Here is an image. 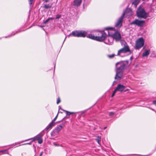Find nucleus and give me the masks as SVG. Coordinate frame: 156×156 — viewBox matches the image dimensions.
Returning a JSON list of instances; mask_svg holds the SVG:
<instances>
[{
  "instance_id": "obj_1",
  "label": "nucleus",
  "mask_w": 156,
  "mask_h": 156,
  "mask_svg": "<svg viewBox=\"0 0 156 156\" xmlns=\"http://www.w3.org/2000/svg\"><path fill=\"white\" fill-rule=\"evenodd\" d=\"M129 61L126 60L121 61L116 63L115 70L116 72L115 77V80H119L121 79L125 69L129 66Z\"/></svg>"
},
{
  "instance_id": "obj_2",
  "label": "nucleus",
  "mask_w": 156,
  "mask_h": 156,
  "mask_svg": "<svg viewBox=\"0 0 156 156\" xmlns=\"http://www.w3.org/2000/svg\"><path fill=\"white\" fill-rule=\"evenodd\" d=\"M98 36H95L92 34H89L87 37L94 40L100 41H102L105 39L106 34L104 31L101 30L99 32L98 34Z\"/></svg>"
},
{
  "instance_id": "obj_3",
  "label": "nucleus",
  "mask_w": 156,
  "mask_h": 156,
  "mask_svg": "<svg viewBox=\"0 0 156 156\" xmlns=\"http://www.w3.org/2000/svg\"><path fill=\"white\" fill-rule=\"evenodd\" d=\"M137 16L140 18L146 19L147 17V13L144 8L139 6L136 12Z\"/></svg>"
},
{
  "instance_id": "obj_4",
  "label": "nucleus",
  "mask_w": 156,
  "mask_h": 156,
  "mask_svg": "<svg viewBox=\"0 0 156 156\" xmlns=\"http://www.w3.org/2000/svg\"><path fill=\"white\" fill-rule=\"evenodd\" d=\"M144 41L142 37L138 38L136 41L135 48L139 50L144 45Z\"/></svg>"
},
{
  "instance_id": "obj_5",
  "label": "nucleus",
  "mask_w": 156,
  "mask_h": 156,
  "mask_svg": "<svg viewBox=\"0 0 156 156\" xmlns=\"http://www.w3.org/2000/svg\"><path fill=\"white\" fill-rule=\"evenodd\" d=\"M145 22L144 20H140L138 19H136L135 20L132 22L130 23L131 25H134L140 27H142Z\"/></svg>"
},
{
  "instance_id": "obj_6",
  "label": "nucleus",
  "mask_w": 156,
  "mask_h": 156,
  "mask_svg": "<svg viewBox=\"0 0 156 156\" xmlns=\"http://www.w3.org/2000/svg\"><path fill=\"white\" fill-rule=\"evenodd\" d=\"M105 34H106V36L105 37L104 42L108 44L111 45L113 42V39L112 37L110 36H107V34L105 32Z\"/></svg>"
},
{
  "instance_id": "obj_7",
  "label": "nucleus",
  "mask_w": 156,
  "mask_h": 156,
  "mask_svg": "<svg viewBox=\"0 0 156 156\" xmlns=\"http://www.w3.org/2000/svg\"><path fill=\"white\" fill-rule=\"evenodd\" d=\"M129 51H130V50L129 46H125L123 48L118 51L117 55L120 56L121 53H125Z\"/></svg>"
},
{
  "instance_id": "obj_8",
  "label": "nucleus",
  "mask_w": 156,
  "mask_h": 156,
  "mask_svg": "<svg viewBox=\"0 0 156 156\" xmlns=\"http://www.w3.org/2000/svg\"><path fill=\"white\" fill-rule=\"evenodd\" d=\"M125 15V13H123L121 16L118 20L117 22L115 24V26L117 27H121L122 25V22L124 16Z\"/></svg>"
},
{
  "instance_id": "obj_9",
  "label": "nucleus",
  "mask_w": 156,
  "mask_h": 156,
  "mask_svg": "<svg viewBox=\"0 0 156 156\" xmlns=\"http://www.w3.org/2000/svg\"><path fill=\"white\" fill-rule=\"evenodd\" d=\"M62 126L60 125L58 126L51 133V135L52 136H55L58 133L60 130L62 129Z\"/></svg>"
},
{
  "instance_id": "obj_10",
  "label": "nucleus",
  "mask_w": 156,
  "mask_h": 156,
  "mask_svg": "<svg viewBox=\"0 0 156 156\" xmlns=\"http://www.w3.org/2000/svg\"><path fill=\"white\" fill-rule=\"evenodd\" d=\"M105 29L107 31L108 33V36L112 37V35L114 34L116 31L115 30V28L110 27H107L105 28Z\"/></svg>"
},
{
  "instance_id": "obj_11",
  "label": "nucleus",
  "mask_w": 156,
  "mask_h": 156,
  "mask_svg": "<svg viewBox=\"0 0 156 156\" xmlns=\"http://www.w3.org/2000/svg\"><path fill=\"white\" fill-rule=\"evenodd\" d=\"M112 37L113 40L115 39L116 41H120L121 38L120 34L117 31H116L114 33V34L112 35Z\"/></svg>"
},
{
  "instance_id": "obj_12",
  "label": "nucleus",
  "mask_w": 156,
  "mask_h": 156,
  "mask_svg": "<svg viewBox=\"0 0 156 156\" xmlns=\"http://www.w3.org/2000/svg\"><path fill=\"white\" fill-rule=\"evenodd\" d=\"M126 87L121 84H118L117 87L115 89L116 91L122 92L123 91L125 92L128 90H125Z\"/></svg>"
},
{
  "instance_id": "obj_13",
  "label": "nucleus",
  "mask_w": 156,
  "mask_h": 156,
  "mask_svg": "<svg viewBox=\"0 0 156 156\" xmlns=\"http://www.w3.org/2000/svg\"><path fill=\"white\" fill-rule=\"evenodd\" d=\"M58 113L57 114L55 117L54 118L52 121L49 123L48 125L45 129V130H48L49 129H51L52 126H54L55 125V121L56 120L58 116Z\"/></svg>"
},
{
  "instance_id": "obj_14",
  "label": "nucleus",
  "mask_w": 156,
  "mask_h": 156,
  "mask_svg": "<svg viewBox=\"0 0 156 156\" xmlns=\"http://www.w3.org/2000/svg\"><path fill=\"white\" fill-rule=\"evenodd\" d=\"M43 136V135H42L41 136H37L35 137H34L33 138V141H34L35 140H38V143L39 144H41L43 142V140L41 138V137Z\"/></svg>"
},
{
  "instance_id": "obj_15",
  "label": "nucleus",
  "mask_w": 156,
  "mask_h": 156,
  "mask_svg": "<svg viewBox=\"0 0 156 156\" xmlns=\"http://www.w3.org/2000/svg\"><path fill=\"white\" fill-rule=\"evenodd\" d=\"M123 13H125V15H126L128 16H131L132 14V12L131 9H128L124 11Z\"/></svg>"
},
{
  "instance_id": "obj_16",
  "label": "nucleus",
  "mask_w": 156,
  "mask_h": 156,
  "mask_svg": "<svg viewBox=\"0 0 156 156\" xmlns=\"http://www.w3.org/2000/svg\"><path fill=\"white\" fill-rule=\"evenodd\" d=\"M87 32L84 31H79V37H84L86 36Z\"/></svg>"
},
{
  "instance_id": "obj_17",
  "label": "nucleus",
  "mask_w": 156,
  "mask_h": 156,
  "mask_svg": "<svg viewBox=\"0 0 156 156\" xmlns=\"http://www.w3.org/2000/svg\"><path fill=\"white\" fill-rule=\"evenodd\" d=\"M79 31H73L71 34H70L69 36L72 35L74 37H79Z\"/></svg>"
},
{
  "instance_id": "obj_18",
  "label": "nucleus",
  "mask_w": 156,
  "mask_h": 156,
  "mask_svg": "<svg viewBox=\"0 0 156 156\" xmlns=\"http://www.w3.org/2000/svg\"><path fill=\"white\" fill-rule=\"evenodd\" d=\"M82 2V0H75L73 2V5L78 6H80Z\"/></svg>"
},
{
  "instance_id": "obj_19",
  "label": "nucleus",
  "mask_w": 156,
  "mask_h": 156,
  "mask_svg": "<svg viewBox=\"0 0 156 156\" xmlns=\"http://www.w3.org/2000/svg\"><path fill=\"white\" fill-rule=\"evenodd\" d=\"M150 50H146L142 54L143 57H146L150 53Z\"/></svg>"
},
{
  "instance_id": "obj_20",
  "label": "nucleus",
  "mask_w": 156,
  "mask_h": 156,
  "mask_svg": "<svg viewBox=\"0 0 156 156\" xmlns=\"http://www.w3.org/2000/svg\"><path fill=\"white\" fill-rule=\"evenodd\" d=\"M133 1L132 2V4L133 5L135 8L137 7V5L140 2V0H133Z\"/></svg>"
},
{
  "instance_id": "obj_21",
  "label": "nucleus",
  "mask_w": 156,
  "mask_h": 156,
  "mask_svg": "<svg viewBox=\"0 0 156 156\" xmlns=\"http://www.w3.org/2000/svg\"><path fill=\"white\" fill-rule=\"evenodd\" d=\"M28 1L30 5V7L31 8L33 7L32 4H33L34 2V0H28Z\"/></svg>"
},
{
  "instance_id": "obj_22",
  "label": "nucleus",
  "mask_w": 156,
  "mask_h": 156,
  "mask_svg": "<svg viewBox=\"0 0 156 156\" xmlns=\"http://www.w3.org/2000/svg\"><path fill=\"white\" fill-rule=\"evenodd\" d=\"M62 110L64 112H66L67 115H71L72 114H74V113H75L74 112H70L67 111L66 110H63V109H62Z\"/></svg>"
},
{
  "instance_id": "obj_23",
  "label": "nucleus",
  "mask_w": 156,
  "mask_h": 156,
  "mask_svg": "<svg viewBox=\"0 0 156 156\" xmlns=\"http://www.w3.org/2000/svg\"><path fill=\"white\" fill-rule=\"evenodd\" d=\"M54 19V18L53 17H49L45 21L43 22V23L45 24L47 23L50 20H53Z\"/></svg>"
},
{
  "instance_id": "obj_24",
  "label": "nucleus",
  "mask_w": 156,
  "mask_h": 156,
  "mask_svg": "<svg viewBox=\"0 0 156 156\" xmlns=\"http://www.w3.org/2000/svg\"><path fill=\"white\" fill-rule=\"evenodd\" d=\"M51 6L49 5H45L44 6V8L46 9H48V8H50L51 7Z\"/></svg>"
},
{
  "instance_id": "obj_25",
  "label": "nucleus",
  "mask_w": 156,
  "mask_h": 156,
  "mask_svg": "<svg viewBox=\"0 0 156 156\" xmlns=\"http://www.w3.org/2000/svg\"><path fill=\"white\" fill-rule=\"evenodd\" d=\"M98 143L99 144V142L101 140V137L98 136L97 138L96 139Z\"/></svg>"
},
{
  "instance_id": "obj_26",
  "label": "nucleus",
  "mask_w": 156,
  "mask_h": 156,
  "mask_svg": "<svg viewBox=\"0 0 156 156\" xmlns=\"http://www.w3.org/2000/svg\"><path fill=\"white\" fill-rule=\"evenodd\" d=\"M115 55V54H113L110 55H108V57L109 58H112L114 57Z\"/></svg>"
},
{
  "instance_id": "obj_27",
  "label": "nucleus",
  "mask_w": 156,
  "mask_h": 156,
  "mask_svg": "<svg viewBox=\"0 0 156 156\" xmlns=\"http://www.w3.org/2000/svg\"><path fill=\"white\" fill-rule=\"evenodd\" d=\"M116 92H117V91L115 89V90H114V91H113V92L112 94V95L111 97H113L115 95Z\"/></svg>"
},
{
  "instance_id": "obj_28",
  "label": "nucleus",
  "mask_w": 156,
  "mask_h": 156,
  "mask_svg": "<svg viewBox=\"0 0 156 156\" xmlns=\"http://www.w3.org/2000/svg\"><path fill=\"white\" fill-rule=\"evenodd\" d=\"M61 17V15H60L58 14L56 15V18H55V19H58L59 18H60Z\"/></svg>"
},
{
  "instance_id": "obj_29",
  "label": "nucleus",
  "mask_w": 156,
  "mask_h": 156,
  "mask_svg": "<svg viewBox=\"0 0 156 156\" xmlns=\"http://www.w3.org/2000/svg\"><path fill=\"white\" fill-rule=\"evenodd\" d=\"M115 113L113 112H111L109 113V115L110 116L114 115Z\"/></svg>"
},
{
  "instance_id": "obj_30",
  "label": "nucleus",
  "mask_w": 156,
  "mask_h": 156,
  "mask_svg": "<svg viewBox=\"0 0 156 156\" xmlns=\"http://www.w3.org/2000/svg\"><path fill=\"white\" fill-rule=\"evenodd\" d=\"M61 102V100L60 98L58 97V98L57 101V104H58Z\"/></svg>"
},
{
  "instance_id": "obj_31",
  "label": "nucleus",
  "mask_w": 156,
  "mask_h": 156,
  "mask_svg": "<svg viewBox=\"0 0 156 156\" xmlns=\"http://www.w3.org/2000/svg\"><path fill=\"white\" fill-rule=\"evenodd\" d=\"M8 151V150L7 149H6V150H2V151H1V152H5V151Z\"/></svg>"
},
{
  "instance_id": "obj_32",
  "label": "nucleus",
  "mask_w": 156,
  "mask_h": 156,
  "mask_svg": "<svg viewBox=\"0 0 156 156\" xmlns=\"http://www.w3.org/2000/svg\"><path fill=\"white\" fill-rule=\"evenodd\" d=\"M33 141L32 140L31 142L29 143H27V144H23V145H26V144H31V143Z\"/></svg>"
},
{
  "instance_id": "obj_33",
  "label": "nucleus",
  "mask_w": 156,
  "mask_h": 156,
  "mask_svg": "<svg viewBox=\"0 0 156 156\" xmlns=\"http://www.w3.org/2000/svg\"><path fill=\"white\" fill-rule=\"evenodd\" d=\"M43 153V152H41V153L40 154V156H42Z\"/></svg>"
},
{
  "instance_id": "obj_34",
  "label": "nucleus",
  "mask_w": 156,
  "mask_h": 156,
  "mask_svg": "<svg viewBox=\"0 0 156 156\" xmlns=\"http://www.w3.org/2000/svg\"><path fill=\"white\" fill-rule=\"evenodd\" d=\"M49 0H45V2H49Z\"/></svg>"
},
{
  "instance_id": "obj_35",
  "label": "nucleus",
  "mask_w": 156,
  "mask_h": 156,
  "mask_svg": "<svg viewBox=\"0 0 156 156\" xmlns=\"http://www.w3.org/2000/svg\"><path fill=\"white\" fill-rule=\"evenodd\" d=\"M154 104L156 105V101H154L153 102Z\"/></svg>"
},
{
  "instance_id": "obj_36",
  "label": "nucleus",
  "mask_w": 156,
  "mask_h": 156,
  "mask_svg": "<svg viewBox=\"0 0 156 156\" xmlns=\"http://www.w3.org/2000/svg\"><path fill=\"white\" fill-rule=\"evenodd\" d=\"M66 118V117H64L62 120H61L60 122H61L63 120H64Z\"/></svg>"
},
{
  "instance_id": "obj_37",
  "label": "nucleus",
  "mask_w": 156,
  "mask_h": 156,
  "mask_svg": "<svg viewBox=\"0 0 156 156\" xmlns=\"http://www.w3.org/2000/svg\"><path fill=\"white\" fill-rule=\"evenodd\" d=\"M15 34V33H14V34H13V33H12V34H11V35H12V36H13V35H14ZM11 36V35H9V36Z\"/></svg>"
},
{
  "instance_id": "obj_38",
  "label": "nucleus",
  "mask_w": 156,
  "mask_h": 156,
  "mask_svg": "<svg viewBox=\"0 0 156 156\" xmlns=\"http://www.w3.org/2000/svg\"><path fill=\"white\" fill-rule=\"evenodd\" d=\"M39 27H44V26L41 25V26H39Z\"/></svg>"
},
{
  "instance_id": "obj_39",
  "label": "nucleus",
  "mask_w": 156,
  "mask_h": 156,
  "mask_svg": "<svg viewBox=\"0 0 156 156\" xmlns=\"http://www.w3.org/2000/svg\"><path fill=\"white\" fill-rule=\"evenodd\" d=\"M107 128V127H105L104 128V129H105Z\"/></svg>"
},
{
  "instance_id": "obj_40",
  "label": "nucleus",
  "mask_w": 156,
  "mask_h": 156,
  "mask_svg": "<svg viewBox=\"0 0 156 156\" xmlns=\"http://www.w3.org/2000/svg\"><path fill=\"white\" fill-rule=\"evenodd\" d=\"M66 37H65V39H64V41H63V42H64V41H65V39H66Z\"/></svg>"
},
{
  "instance_id": "obj_41",
  "label": "nucleus",
  "mask_w": 156,
  "mask_h": 156,
  "mask_svg": "<svg viewBox=\"0 0 156 156\" xmlns=\"http://www.w3.org/2000/svg\"><path fill=\"white\" fill-rule=\"evenodd\" d=\"M33 138H32V139H28V140H31V139H33Z\"/></svg>"
},
{
  "instance_id": "obj_42",
  "label": "nucleus",
  "mask_w": 156,
  "mask_h": 156,
  "mask_svg": "<svg viewBox=\"0 0 156 156\" xmlns=\"http://www.w3.org/2000/svg\"><path fill=\"white\" fill-rule=\"evenodd\" d=\"M33 138H32V139H28V140H31V139H33Z\"/></svg>"
},
{
  "instance_id": "obj_43",
  "label": "nucleus",
  "mask_w": 156,
  "mask_h": 156,
  "mask_svg": "<svg viewBox=\"0 0 156 156\" xmlns=\"http://www.w3.org/2000/svg\"><path fill=\"white\" fill-rule=\"evenodd\" d=\"M115 82H115V81H114L113 83V84H112V85H113V84H114V83H115Z\"/></svg>"
},
{
  "instance_id": "obj_44",
  "label": "nucleus",
  "mask_w": 156,
  "mask_h": 156,
  "mask_svg": "<svg viewBox=\"0 0 156 156\" xmlns=\"http://www.w3.org/2000/svg\"><path fill=\"white\" fill-rule=\"evenodd\" d=\"M59 109H61V107L60 106H59Z\"/></svg>"
},
{
  "instance_id": "obj_45",
  "label": "nucleus",
  "mask_w": 156,
  "mask_h": 156,
  "mask_svg": "<svg viewBox=\"0 0 156 156\" xmlns=\"http://www.w3.org/2000/svg\"><path fill=\"white\" fill-rule=\"evenodd\" d=\"M18 33V32L17 31H16V33Z\"/></svg>"
},
{
  "instance_id": "obj_46",
  "label": "nucleus",
  "mask_w": 156,
  "mask_h": 156,
  "mask_svg": "<svg viewBox=\"0 0 156 156\" xmlns=\"http://www.w3.org/2000/svg\"><path fill=\"white\" fill-rule=\"evenodd\" d=\"M136 155H139V154H138V155L137 154Z\"/></svg>"
},
{
  "instance_id": "obj_47",
  "label": "nucleus",
  "mask_w": 156,
  "mask_h": 156,
  "mask_svg": "<svg viewBox=\"0 0 156 156\" xmlns=\"http://www.w3.org/2000/svg\"><path fill=\"white\" fill-rule=\"evenodd\" d=\"M132 57H131L130 58V59H132Z\"/></svg>"
},
{
  "instance_id": "obj_48",
  "label": "nucleus",
  "mask_w": 156,
  "mask_h": 156,
  "mask_svg": "<svg viewBox=\"0 0 156 156\" xmlns=\"http://www.w3.org/2000/svg\"><path fill=\"white\" fill-rule=\"evenodd\" d=\"M147 155H143V156H147Z\"/></svg>"
},
{
  "instance_id": "obj_49",
  "label": "nucleus",
  "mask_w": 156,
  "mask_h": 156,
  "mask_svg": "<svg viewBox=\"0 0 156 156\" xmlns=\"http://www.w3.org/2000/svg\"><path fill=\"white\" fill-rule=\"evenodd\" d=\"M152 110H154L152 109H151Z\"/></svg>"
},
{
  "instance_id": "obj_50",
  "label": "nucleus",
  "mask_w": 156,
  "mask_h": 156,
  "mask_svg": "<svg viewBox=\"0 0 156 156\" xmlns=\"http://www.w3.org/2000/svg\"><path fill=\"white\" fill-rule=\"evenodd\" d=\"M155 112H156V111Z\"/></svg>"
}]
</instances>
